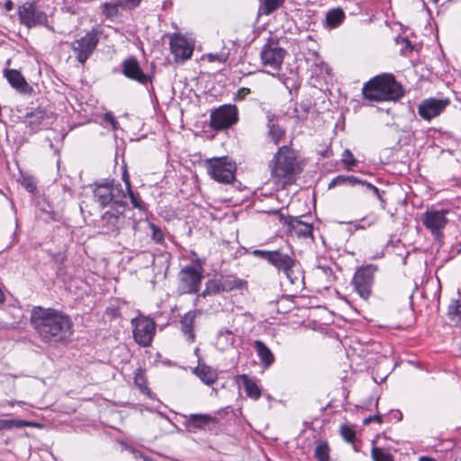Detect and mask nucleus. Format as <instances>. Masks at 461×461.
I'll use <instances>...</instances> for the list:
<instances>
[{
	"label": "nucleus",
	"instance_id": "1",
	"mask_svg": "<svg viewBox=\"0 0 461 461\" xmlns=\"http://www.w3.org/2000/svg\"><path fill=\"white\" fill-rule=\"evenodd\" d=\"M30 322L41 339L46 343L64 342L74 331L70 316L53 308L34 306Z\"/></svg>",
	"mask_w": 461,
	"mask_h": 461
},
{
	"label": "nucleus",
	"instance_id": "2",
	"mask_svg": "<svg viewBox=\"0 0 461 461\" xmlns=\"http://www.w3.org/2000/svg\"><path fill=\"white\" fill-rule=\"evenodd\" d=\"M405 94L402 85L392 73H382L366 81L362 87L365 100L371 102H397Z\"/></svg>",
	"mask_w": 461,
	"mask_h": 461
},
{
	"label": "nucleus",
	"instance_id": "3",
	"mask_svg": "<svg viewBox=\"0 0 461 461\" xmlns=\"http://www.w3.org/2000/svg\"><path fill=\"white\" fill-rule=\"evenodd\" d=\"M268 167L272 177L283 179V185L295 184L296 176L300 175L303 167L298 161L297 152L289 145L278 148L273 158L269 161Z\"/></svg>",
	"mask_w": 461,
	"mask_h": 461
},
{
	"label": "nucleus",
	"instance_id": "4",
	"mask_svg": "<svg viewBox=\"0 0 461 461\" xmlns=\"http://www.w3.org/2000/svg\"><path fill=\"white\" fill-rule=\"evenodd\" d=\"M94 196L102 208L109 206L113 210H126L129 205L126 193L122 185L113 178H104L94 183Z\"/></svg>",
	"mask_w": 461,
	"mask_h": 461
},
{
	"label": "nucleus",
	"instance_id": "5",
	"mask_svg": "<svg viewBox=\"0 0 461 461\" xmlns=\"http://www.w3.org/2000/svg\"><path fill=\"white\" fill-rule=\"evenodd\" d=\"M43 6L36 1H27L17 8V18L21 25L28 29L44 27L50 32H55L53 14H48Z\"/></svg>",
	"mask_w": 461,
	"mask_h": 461
},
{
	"label": "nucleus",
	"instance_id": "6",
	"mask_svg": "<svg viewBox=\"0 0 461 461\" xmlns=\"http://www.w3.org/2000/svg\"><path fill=\"white\" fill-rule=\"evenodd\" d=\"M131 212L128 208L126 210H113L110 208L105 212L98 221V227L101 229L102 233L117 236L121 230H129L130 232H135L138 221L132 215H129Z\"/></svg>",
	"mask_w": 461,
	"mask_h": 461
},
{
	"label": "nucleus",
	"instance_id": "7",
	"mask_svg": "<svg viewBox=\"0 0 461 461\" xmlns=\"http://www.w3.org/2000/svg\"><path fill=\"white\" fill-rule=\"evenodd\" d=\"M155 68L154 62H151L149 70L145 71L138 59L131 55L122 60L120 68H113V72H120L126 78L147 86L149 92H154L152 82L155 78Z\"/></svg>",
	"mask_w": 461,
	"mask_h": 461
},
{
	"label": "nucleus",
	"instance_id": "8",
	"mask_svg": "<svg viewBox=\"0 0 461 461\" xmlns=\"http://www.w3.org/2000/svg\"><path fill=\"white\" fill-rule=\"evenodd\" d=\"M197 266L188 264L185 266L178 273V294H198L201 289L202 281L203 279V260L196 258L194 260Z\"/></svg>",
	"mask_w": 461,
	"mask_h": 461
},
{
	"label": "nucleus",
	"instance_id": "9",
	"mask_svg": "<svg viewBox=\"0 0 461 461\" xmlns=\"http://www.w3.org/2000/svg\"><path fill=\"white\" fill-rule=\"evenodd\" d=\"M204 167L210 177L220 184L228 185L235 180L237 163L229 156L208 158Z\"/></svg>",
	"mask_w": 461,
	"mask_h": 461
},
{
	"label": "nucleus",
	"instance_id": "10",
	"mask_svg": "<svg viewBox=\"0 0 461 461\" xmlns=\"http://www.w3.org/2000/svg\"><path fill=\"white\" fill-rule=\"evenodd\" d=\"M255 258L266 261L273 267L278 273L288 268L292 260L295 258L294 252L291 247H279L276 249H254L250 252Z\"/></svg>",
	"mask_w": 461,
	"mask_h": 461
},
{
	"label": "nucleus",
	"instance_id": "11",
	"mask_svg": "<svg viewBox=\"0 0 461 461\" xmlns=\"http://www.w3.org/2000/svg\"><path fill=\"white\" fill-rule=\"evenodd\" d=\"M101 31L93 27L84 36L76 39L70 43V48L75 53L77 62L84 65L93 55L100 41Z\"/></svg>",
	"mask_w": 461,
	"mask_h": 461
},
{
	"label": "nucleus",
	"instance_id": "12",
	"mask_svg": "<svg viewBox=\"0 0 461 461\" xmlns=\"http://www.w3.org/2000/svg\"><path fill=\"white\" fill-rule=\"evenodd\" d=\"M377 270L376 265L367 264L357 267L355 271L351 285L354 291L365 301H367L372 295L375 274Z\"/></svg>",
	"mask_w": 461,
	"mask_h": 461
},
{
	"label": "nucleus",
	"instance_id": "13",
	"mask_svg": "<svg viewBox=\"0 0 461 461\" xmlns=\"http://www.w3.org/2000/svg\"><path fill=\"white\" fill-rule=\"evenodd\" d=\"M23 122L30 134L48 130L54 122L53 113L41 105L30 107L27 109Z\"/></svg>",
	"mask_w": 461,
	"mask_h": 461
},
{
	"label": "nucleus",
	"instance_id": "14",
	"mask_svg": "<svg viewBox=\"0 0 461 461\" xmlns=\"http://www.w3.org/2000/svg\"><path fill=\"white\" fill-rule=\"evenodd\" d=\"M131 323L135 342L143 348L149 347L156 333L154 320L149 316H140L133 318Z\"/></svg>",
	"mask_w": 461,
	"mask_h": 461
},
{
	"label": "nucleus",
	"instance_id": "15",
	"mask_svg": "<svg viewBox=\"0 0 461 461\" xmlns=\"http://www.w3.org/2000/svg\"><path fill=\"white\" fill-rule=\"evenodd\" d=\"M286 53V50L280 46L278 38L270 36L260 51L262 64L279 71Z\"/></svg>",
	"mask_w": 461,
	"mask_h": 461
},
{
	"label": "nucleus",
	"instance_id": "16",
	"mask_svg": "<svg viewBox=\"0 0 461 461\" xmlns=\"http://www.w3.org/2000/svg\"><path fill=\"white\" fill-rule=\"evenodd\" d=\"M239 121L238 108L235 104H223L213 110L210 115V126L217 131H224Z\"/></svg>",
	"mask_w": 461,
	"mask_h": 461
},
{
	"label": "nucleus",
	"instance_id": "17",
	"mask_svg": "<svg viewBox=\"0 0 461 461\" xmlns=\"http://www.w3.org/2000/svg\"><path fill=\"white\" fill-rule=\"evenodd\" d=\"M448 213V210H427L421 215L422 224L426 229L429 230L431 234L434 236L436 240L441 241L443 239V229L448 222L446 215Z\"/></svg>",
	"mask_w": 461,
	"mask_h": 461
},
{
	"label": "nucleus",
	"instance_id": "18",
	"mask_svg": "<svg viewBox=\"0 0 461 461\" xmlns=\"http://www.w3.org/2000/svg\"><path fill=\"white\" fill-rule=\"evenodd\" d=\"M447 98L437 99L430 97L423 100L418 107L419 115L427 121L439 115L449 104Z\"/></svg>",
	"mask_w": 461,
	"mask_h": 461
},
{
	"label": "nucleus",
	"instance_id": "19",
	"mask_svg": "<svg viewBox=\"0 0 461 461\" xmlns=\"http://www.w3.org/2000/svg\"><path fill=\"white\" fill-rule=\"evenodd\" d=\"M184 417L185 420L183 425L188 432L192 433L205 429L210 424H219L218 417L207 413H194Z\"/></svg>",
	"mask_w": 461,
	"mask_h": 461
},
{
	"label": "nucleus",
	"instance_id": "20",
	"mask_svg": "<svg viewBox=\"0 0 461 461\" xmlns=\"http://www.w3.org/2000/svg\"><path fill=\"white\" fill-rule=\"evenodd\" d=\"M267 128V136L275 145H278L285 137L286 129L280 123L282 116L277 115L271 111L266 113Z\"/></svg>",
	"mask_w": 461,
	"mask_h": 461
},
{
	"label": "nucleus",
	"instance_id": "21",
	"mask_svg": "<svg viewBox=\"0 0 461 461\" xmlns=\"http://www.w3.org/2000/svg\"><path fill=\"white\" fill-rule=\"evenodd\" d=\"M169 46L176 63H183L189 59L194 51L193 47L188 43L187 40L179 34H176L170 39Z\"/></svg>",
	"mask_w": 461,
	"mask_h": 461
},
{
	"label": "nucleus",
	"instance_id": "22",
	"mask_svg": "<svg viewBox=\"0 0 461 461\" xmlns=\"http://www.w3.org/2000/svg\"><path fill=\"white\" fill-rule=\"evenodd\" d=\"M3 73L9 85L20 94L31 95L33 92V87L27 83L21 71L14 68H5Z\"/></svg>",
	"mask_w": 461,
	"mask_h": 461
},
{
	"label": "nucleus",
	"instance_id": "23",
	"mask_svg": "<svg viewBox=\"0 0 461 461\" xmlns=\"http://www.w3.org/2000/svg\"><path fill=\"white\" fill-rule=\"evenodd\" d=\"M200 313V310L189 311L180 319L181 331L189 343H194L195 341L194 325L196 316Z\"/></svg>",
	"mask_w": 461,
	"mask_h": 461
},
{
	"label": "nucleus",
	"instance_id": "24",
	"mask_svg": "<svg viewBox=\"0 0 461 461\" xmlns=\"http://www.w3.org/2000/svg\"><path fill=\"white\" fill-rule=\"evenodd\" d=\"M346 19V14L340 7L330 9L326 14L323 26L326 29L333 30L339 27Z\"/></svg>",
	"mask_w": 461,
	"mask_h": 461
},
{
	"label": "nucleus",
	"instance_id": "25",
	"mask_svg": "<svg viewBox=\"0 0 461 461\" xmlns=\"http://www.w3.org/2000/svg\"><path fill=\"white\" fill-rule=\"evenodd\" d=\"M193 373L195 374L200 380L207 384H213L218 379V373L212 366L199 362L198 366L193 369Z\"/></svg>",
	"mask_w": 461,
	"mask_h": 461
},
{
	"label": "nucleus",
	"instance_id": "26",
	"mask_svg": "<svg viewBox=\"0 0 461 461\" xmlns=\"http://www.w3.org/2000/svg\"><path fill=\"white\" fill-rule=\"evenodd\" d=\"M253 347L264 367H269L273 365L275 362L274 354L265 342L260 339H257L254 341Z\"/></svg>",
	"mask_w": 461,
	"mask_h": 461
},
{
	"label": "nucleus",
	"instance_id": "27",
	"mask_svg": "<svg viewBox=\"0 0 461 461\" xmlns=\"http://www.w3.org/2000/svg\"><path fill=\"white\" fill-rule=\"evenodd\" d=\"M281 272L285 275L291 284L295 285L301 283L304 285V271L295 258L292 260L289 267Z\"/></svg>",
	"mask_w": 461,
	"mask_h": 461
},
{
	"label": "nucleus",
	"instance_id": "28",
	"mask_svg": "<svg viewBox=\"0 0 461 461\" xmlns=\"http://www.w3.org/2000/svg\"><path fill=\"white\" fill-rule=\"evenodd\" d=\"M244 391L248 397L258 400L261 396V389L255 378H251L249 375L243 374L239 376Z\"/></svg>",
	"mask_w": 461,
	"mask_h": 461
},
{
	"label": "nucleus",
	"instance_id": "29",
	"mask_svg": "<svg viewBox=\"0 0 461 461\" xmlns=\"http://www.w3.org/2000/svg\"><path fill=\"white\" fill-rule=\"evenodd\" d=\"M220 281L222 293L231 292L233 290H243L248 286L246 280L230 276H221Z\"/></svg>",
	"mask_w": 461,
	"mask_h": 461
},
{
	"label": "nucleus",
	"instance_id": "30",
	"mask_svg": "<svg viewBox=\"0 0 461 461\" xmlns=\"http://www.w3.org/2000/svg\"><path fill=\"white\" fill-rule=\"evenodd\" d=\"M51 262L55 267L56 277H63L67 275V267L65 263L68 260V257L65 252L59 251L57 253L50 252Z\"/></svg>",
	"mask_w": 461,
	"mask_h": 461
},
{
	"label": "nucleus",
	"instance_id": "31",
	"mask_svg": "<svg viewBox=\"0 0 461 461\" xmlns=\"http://www.w3.org/2000/svg\"><path fill=\"white\" fill-rule=\"evenodd\" d=\"M220 285H221L220 278L208 279L205 282V287H204L203 291L201 294H197V297L194 303V305H196V301H198V299L200 297L205 298L207 296H213V295H217V294H220L221 293H222L221 286Z\"/></svg>",
	"mask_w": 461,
	"mask_h": 461
},
{
	"label": "nucleus",
	"instance_id": "32",
	"mask_svg": "<svg viewBox=\"0 0 461 461\" xmlns=\"http://www.w3.org/2000/svg\"><path fill=\"white\" fill-rule=\"evenodd\" d=\"M359 183H361V178L358 176L353 175H338L329 183L328 188L331 189L338 185L355 186L356 185H359Z\"/></svg>",
	"mask_w": 461,
	"mask_h": 461
},
{
	"label": "nucleus",
	"instance_id": "33",
	"mask_svg": "<svg viewBox=\"0 0 461 461\" xmlns=\"http://www.w3.org/2000/svg\"><path fill=\"white\" fill-rule=\"evenodd\" d=\"M18 182L22 186L25 188L27 192L32 194L33 195H35L36 193H38V180L35 178V176L27 173L21 172Z\"/></svg>",
	"mask_w": 461,
	"mask_h": 461
},
{
	"label": "nucleus",
	"instance_id": "34",
	"mask_svg": "<svg viewBox=\"0 0 461 461\" xmlns=\"http://www.w3.org/2000/svg\"><path fill=\"white\" fill-rule=\"evenodd\" d=\"M316 447L314 450V457L317 461H329L330 460V448L327 441L325 440H316Z\"/></svg>",
	"mask_w": 461,
	"mask_h": 461
},
{
	"label": "nucleus",
	"instance_id": "35",
	"mask_svg": "<svg viewBox=\"0 0 461 461\" xmlns=\"http://www.w3.org/2000/svg\"><path fill=\"white\" fill-rule=\"evenodd\" d=\"M217 340L223 349L228 347H232L236 341L235 335L227 328H221L219 330L217 333Z\"/></svg>",
	"mask_w": 461,
	"mask_h": 461
},
{
	"label": "nucleus",
	"instance_id": "36",
	"mask_svg": "<svg viewBox=\"0 0 461 461\" xmlns=\"http://www.w3.org/2000/svg\"><path fill=\"white\" fill-rule=\"evenodd\" d=\"M359 185L366 187L365 192L372 193L379 200L380 206L383 210H384L386 208L387 203H386V200L383 196L384 194L385 191L380 190L378 187H376L375 185H374L367 180L362 179V178H361V183H359Z\"/></svg>",
	"mask_w": 461,
	"mask_h": 461
},
{
	"label": "nucleus",
	"instance_id": "37",
	"mask_svg": "<svg viewBox=\"0 0 461 461\" xmlns=\"http://www.w3.org/2000/svg\"><path fill=\"white\" fill-rule=\"evenodd\" d=\"M447 316L451 321H456V324L461 325V299L460 298L452 300L451 303L447 307Z\"/></svg>",
	"mask_w": 461,
	"mask_h": 461
},
{
	"label": "nucleus",
	"instance_id": "38",
	"mask_svg": "<svg viewBox=\"0 0 461 461\" xmlns=\"http://www.w3.org/2000/svg\"><path fill=\"white\" fill-rule=\"evenodd\" d=\"M259 11L265 14L269 15L276 11L285 2V0H259Z\"/></svg>",
	"mask_w": 461,
	"mask_h": 461
},
{
	"label": "nucleus",
	"instance_id": "39",
	"mask_svg": "<svg viewBox=\"0 0 461 461\" xmlns=\"http://www.w3.org/2000/svg\"><path fill=\"white\" fill-rule=\"evenodd\" d=\"M373 461H395L393 456L383 447H373L371 449Z\"/></svg>",
	"mask_w": 461,
	"mask_h": 461
},
{
	"label": "nucleus",
	"instance_id": "40",
	"mask_svg": "<svg viewBox=\"0 0 461 461\" xmlns=\"http://www.w3.org/2000/svg\"><path fill=\"white\" fill-rule=\"evenodd\" d=\"M299 108L301 109V113H299V110L297 107L294 108V117L296 118L297 122H303L308 119V115L310 113V110L312 108V103L310 100H303L299 104Z\"/></svg>",
	"mask_w": 461,
	"mask_h": 461
},
{
	"label": "nucleus",
	"instance_id": "41",
	"mask_svg": "<svg viewBox=\"0 0 461 461\" xmlns=\"http://www.w3.org/2000/svg\"><path fill=\"white\" fill-rule=\"evenodd\" d=\"M340 435L343 439L348 442L353 444L357 439V433L354 426L343 423L340 425Z\"/></svg>",
	"mask_w": 461,
	"mask_h": 461
},
{
	"label": "nucleus",
	"instance_id": "42",
	"mask_svg": "<svg viewBox=\"0 0 461 461\" xmlns=\"http://www.w3.org/2000/svg\"><path fill=\"white\" fill-rule=\"evenodd\" d=\"M119 6H121V1L118 3L106 2L102 5V14L107 19L116 17L119 14Z\"/></svg>",
	"mask_w": 461,
	"mask_h": 461
},
{
	"label": "nucleus",
	"instance_id": "43",
	"mask_svg": "<svg viewBox=\"0 0 461 461\" xmlns=\"http://www.w3.org/2000/svg\"><path fill=\"white\" fill-rule=\"evenodd\" d=\"M298 238H312L313 239V224L312 222H305L301 228L297 226L293 229V232Z\"/></svg>",
	"mask_w": 461,
	"mask_h": 461
},
{
	"label": "nucleus",
	"instance_id": "44",
	"mask_svg": "<svg viewBox=\"0 0 461 461\" xmlns=\"http://www.w3.org/2000/svg\"><path fill=\"white\" fill-rule=\"evenodd\" d=\"M127 195L129 196L133 208L139 209L140 211L146 210L145 203L141 200L140 194L132 190V187L131 188V191H127L126 196Z\"/></svg>",
	"mask_w": 461,
	"mask_h": 461
},
{
	"label": "nucleus",
	"instance_id": "45",
	"mask_svg": "<svg viewBox=\"0 0 461 461\" xmlns=\"http://www.w3.org/2000/svg\"><path fill=\"white\" fill-rule=\"evenodd\" d=\"M341 162L345 168L348 170H351L357 165V160L355 158L353 153L348 149H346L343 151L341 155Z\"/></svg>",
	"mask_w": 461,
	"mask_h": 461
},
{
	"label": "nucleus",
	"instance_id": "46",
	"mask_svg": "<svg viewBox=\"0 0 461 461\" xmlns=\"http://www.w3.org/2000/svg\"><path fill=\"white\" fill-rule=\"evenodd\" d=\"M137 258L141 261L143 267L153 266L156 260L155 255L150 251H141L137 255Z\"/></svg>",
	"mask_w": 461,
	"mask_h": 461
},
{
	"label": "nucleus",
	"instance_id": "47",
	"mask_svg": "<svg viewBox=\"0 0 461 461\" xmlns=\"http://www.w3.org/2000/svg\"><path fill=\"white\" fill-rule=\"evenodd\" d=\"M229 56V50H226L225 48H222L221 50L218 53L207 54V59L210 62L218 61L220 63H225L228 60Z\"/></svg>",
	"mask_w": 461,
	"mask_h": 461
},
{
	"label": "nucleus",
	"instance_id": "48",
	"mask_svg": "<svg viewBox=\"0 0 461 461\" xmlns=\"http://www.w3.org/2000/svg\"><path fill=\"white\" fill-rule=\"evenodd\" d=\"M149 228L152 232V240L158 244H162L165 240V238L161 229L153 222H149Z\"/></svg>",
	"mask_w": 461,
	"mask_h": 461
},
{
	"label": "nucleus",
	"instance_id": "49",
	"mask_svg": "<svg viewBox=\"0 0 461 461\" xmlns=\"http://www.w3.org/2000/svg\"><path fill=\"white\" fill-rule=\"evenodd\" d=\"M13 420V429L14 428H23V427H32V428H42L43 425L37 421H30L25 420H18V419H12Z\"/></svg>",
	"mask_w": 461,
	"mask_h": 461
},
{
	"label": "nucleus",
	"instance_id": "50",
	"mask_svg": "<svg viewBox=\"0 0 461 461\" xmlns=\"http://www.w3.org/2000/svg\"><path fill=\"white\" fill-rule=\"evenodd\" d=\"M35 203H36V206L43 213L47 212L49 208H50L52 206V204L50 203L48 198L44 195H40L39 197H37Z\"/></svg>",
	"mask_w": 461,
	"mask_h": 461
},
{
	"label": "nucleus",
	"instance_id": "51",
	"mask_svg": "<svg viewBox=\"0 0 461 461\" xmlns=\"http://www.w3.org/2000/svg\"><path fill=\"white\" fill-rule=\"evenodd\" d=\"M273 213L278 215V218H279V221L287 227V230L289 228H293L292 226V216L291 215H285L283 212H282V209H276V210H274L272 211Z\"/></svg>",
	"mask_w": 461,
	"mask_h": 461
},
{
	"label": "nucleus",
	"instance_id": "52",
	"mask_svg": "<svg viewBox=\"0 0 461 461\" xmlns=\"http://www.w3.org/2000/svg\"><path fill=\"white\" fill-rule=\"evenodd\" d=\"M134 384L140 390H143L145 387H147V379L145 375L142 374L141 369H137V372L134 375Z\"/></svg>",
	"mask_w": 461,
	"mask_h": 461
},
{
	"label": "nucleus",
	"instance_id": "53",
	"mask_svg": "<svg viewBox=\"0 0 461 461\" xmlns=\"http://www.w3.org/2000/svg\"><path fill=\"white\" fill-rule=\"evenodd\" d=\"M44 214L47 215V217L44 219V221H47V222H49V221H60L61 219H62L61 214L54 210L53 205L50 208H49L47 212H44Z\"/></svg>",
	"mask_w": 461,
	"mask_h": 461
},
{
	"label": "nucleus",
	"instance_id": "54",
	"mask_svg": "<svg viewBox=\"0 0 461 461\" xmlns=\"http://www.w3.org/2000/svg\"><path fill=\"white\" fill-rule=\"evenodd\" d=\"M317 267L322 270L323 274L327 276L328 282L331 283L337 278L333 269L330 266L319 265Z\"/></svg>",
	"mask_w": 461,
	"mask_h": 461
},
{
	"label": "nucleus",
	"instance_id": "55",
	"mask_svg": "<svg viewBox=\"0 0 461 461\" xmlns=\"http://www.w3.org/2000/svg\"><path fill=\"white\" fill-rule=\"evenodd\" d=\"M121 6L124 9L132 10L140 5L142 0H120Z\"/></svg>",
	"mask_w": 461,
	"mask_h": 461
},
{
	"label": "nucleus",
	"instance_id": "56",
	"mask_svg": "<svg viewBox=\"0 0 461 461\" xmlns=\"http://www.w3.org/2000/svg\"><path fill=\"white\" fill-rule=\"evenodd\" d=\"M373 421L378 422L380 424L383 423V415L379 411H376L375 415H370L364 419L363 424L368 425Z\"/></svg>",
	"mask_w": 461,
	"mask_h": 461
},
{
	"label": "nucleus",
	"instance_id": "57",
	"mask_svg": "<svg viewBox=\"0 0 461 461\" xmlns=\"http://www.w3.org/2000/svg\"><path fill=\"white\" fill-rule=\"evenodd\" d=\"M122 181L125 184L126 191H131V188L132 186H131V184L130 175H129V172L127 170V166L126 165H123V167H122Z\"/></svg>",
	"mask_w": 461,
	"mask_h": 461
},
{
	"label": "nucleus",
	"instance_id": "58",
	"mask_svg": "<svg viewBox=\"0 0 461 461\" xmlns=\"http://www.w3.org/2000/svg\"><path fill=\"white\" fill-rule=\"evenodd\" d=\"M307 217V214H303V215H299V216H292V226L293 228H289L288 229V232L292 233L293 232V229H294V227H298L299 225L302 226L303 224H304L306 221H303L302 219L303 218H305Z\"/></svg>",
	"mask_w": 461,
	"mask_h": 461
},
{
	"label": "nucleus",
	"instance_id": "59",
	"mask_svg": "<svg viewBox=\"0 0 461 461\" xmlns=\"http://www.w3.org/2000/svg\"><path fill=\"white\" fill-rule=\"evenodd\" d=\"M249 94H250V89L249 88H248V87H241L235 94L234 100L235 101H241V100L245 99V97Z\"/></svg>",
	"mask_w": 461,
	"mask_h": 461
},
{
	"label": "nucleus",
	"instance_id": "60",
	"mask_svg": "<svg viewBox=\"0 0 461 461\" xmlns=\"http://www.w3.org/2000/svg\"><path fill=\"white\" fill-rule=\"evenodd\" d=\"M13 429L12 419H0V431Z\"/></svg>",
	"mask_w": 461,
	"mask_h": 461
},
{
	"label": "nucleus",
	"instance_id": "61",
	"mask_svg": "<svg viewBox=\"0 0 461 461\" xmlns=\"http://www.w3.org/2000/svg\"><path fill=\"white\" fill-rule=\"evenodd\" d=\"M104 122L106 123H109V124H111L113 126V129L115 130L117 128L118 122H117L115 117L113 116V114L111 112L106 113L104 114Z\"/></svg>",
	"mask_w": 461,
	"mask_h": 461
},
{
	"label": "nucleus",
	"instance_id": "62",
	"mask_svg": "<svg viewBox=\"0 0 461 461\" xmlns=\"http://www.w3.org/2000/svg\"><path fill=\"white\" fill-rule=\"evenodd\" d=\"M388 420L401 421L402 420V413L399 410H393L388 414Z\"/></svg>",
	"mask_w": 461,
	"mask_h": 461
},
{
	"label": "nucleus",
	"instance_id": "63",
	"mask_svg": "<svg viewBox=\"0 0 461 461\" xmlns=\"http://www.w3.org/2000/svg\"><path fill=\"white\" fill-rule=\"evenodd\" d=\"M396 41L398 43L402 42L405 44V49L409 50L410 51H412L414 50V46L412 45L411 41L408 39V37H398L396 39Z\"/></svg>",
	"mask_w": 461,
	"mask_h": 461
},
{
	"label": "nucleus",
	"instance_id": "64",
	"mask_svg": "<svg viewBox=\"0 0 461 461\" xmlns=\"http://www.w3.org/2000/svg\"><path fill=\"white\" fill-rule=\"evenodd\" d=\"M105 313L113 319L121 316L119 307H108L105 311Z\"/></svg>",
	"mask_w": 461,
	"mask_h": 461
}]
</instances>
